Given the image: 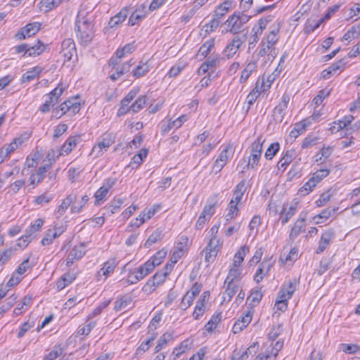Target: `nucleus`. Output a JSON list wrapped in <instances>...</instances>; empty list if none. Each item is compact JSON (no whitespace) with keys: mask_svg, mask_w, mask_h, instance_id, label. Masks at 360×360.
I'll return each instance as SVG.
<instances>
[{"mask_svg":"<svg viewBox=\"0 0 360 360\" xmlns=\"http://www.w3.org/2000/svg\"><path fill=\"white\" fill-rule=\"evenodd\" d=\"M131 300L129 297H128V298L121 297L115 302L114 309L116 311H120L123 309H125L129 305V304L131 303Z\"/></svg>","mask_w":360,"mask_h":360,"instance_id":"nucleus-53","label":"nucleus"},{"mask_svg":"<svg viewBox=\"0 0 360 360\" xmlns=\"http://www.w3.org/2000/svg\"><path fill=\"white\" fill-rule=\"evenodd\" d=\"M79 139V136L69 137L63 145L60 155H63L64 153H65V155L69 154L72 150V149L77 146Z\"/></svg>","mask_w":360,"mask_h":360,"instance_id":"nucleus-18","label":"nucleus"},{"mask_svg":"<svg viewBox=\"0 0 360 360\" xmlns=\"http://www.w3.org/2000/svg\"><path fill=\"white\" fill-rule=\"evenodd\" d=\"M330 171L327 169H321L315 172L312 176L311 179H314V182L317 184L319 183L323 178L327 176L329 174Z\"/></svg>","mask_w":360,"mask_h":360,"instance_id":"nucleus-48","label":"nucleus"},{"mask_svg":"<svg viewBox=\"0 0 360 360\" xmlns=\"http://www.w3.org/2000/svg\"><path fill=\"white\" fill-rule=\"evenodd\" d=\"M249 252V247L246 245L242 246L235 254L234 259L232 265L234 267H238L244 259V257Z\"/></svg>","mask_w":360,"mask_h":360,"instance_id":"nucleus-23","label":"nucleus"},{"mask_svg":"<svg viewBox=\"0 0 360 360\" xmlns=\"http://www.w3.org/2000/svg\"><path fill=\"white\" fill-rule=\"evenodd\" d=\"M115 142V137L112 134L105 135L101 141L98 142L97 145L94 146L92 152H96L97 149V156L102 155L103 154V149L107 150V149Z\"/></svg>","mask_w":360,"mask_h":360,"instance_id":"nucleus-11","label":"nucleus"},{"mask_svg":"<svg viewBox=\"0 0 360 360\" xmlns=\"http://www.w3.org/2000/svg\"><path fill=\"white\" fill-rule=\"evenodd\" d=\"M51 162H49L38 168L36 174H34L37 177V184L39 183L44 178V174L51 168Z\"/></svg>","mask_w":360,"mask_h":360,"instance_id":"nucleus-54","label":"nucleus"},{"mask_svg":"<svg viewBox=\"0 0 360 360\" xmlns=\"http://www.w3.org/2000/svg\"><path fill=\"white\" fill-rule=\"evenodd\" d=\"M63 354V349L60 345L56 346L48 354L44 357V360H55L56 358L60 356Z\"/></svg>","mask_w":360,"mask_h":360,"instance_id":"nucleus-51","label":"nucleus"},{"mask_svg":"<svg viewBox=\"0 0 360 360\" xmlns=\"http://www.w3.org/2000/svg\"><path fill=\"white\" fill-rule=\"evenodd\" d=\"M205 313V306L204 304H202V302H197L196 305L193 313V316L194 319L198 320Z\"/></svg>","mask_w":360,"mask_h":360,"instance_id":"nucleus-58","label":"nucleus"},{"mask_svg":"<svg viewBox=\"0 0 360 360\" xmlns=\"http://www.w3.org/2000/svg\"><path fill=\"white\" fill-rule=\"evenodd\" d=\"M61 233L62 231H60V229H49L41 241V245H47L51 244L53 242V239L60 236Z\"/></svg>","mask_w":360,"mask_h":360,"instance_id":"nucleus-20","label":"nucleus"},{"mask_svg":"<svg viewBox=\"0 0 360 360\" xmlns=\"http://www.w3.org/2000/svg\"><path fill=\"white\" fill-rule=\"evenodd\" d=\"M214 46V39H210L205 41L199 49L198 53L201 56L206 57Z\"/></svg>","mask_w":360,"mask_h":360,"instance_id":"nucleus-34","label":"nucleus"},{"mask_svg":"<svg viewBox=\"0 0 360 360\" xmlns=\"http://www.w3.org/2000/svg\"><path fill=\"white\" fill-rule=\"evenodd\" d=\"M76 277L77 274L75 273L68 272L63 275L56 283L58 290H61L64 289L66 286L73 282Z\"/></svg>","mask_w":360,"mask_h":360,"instance_id":"nucleus-17","label":"nucleus"},{"mask_svg":"<svg viewBox=\"0 0 360 360\" xmlns=\"http://www.w3.org/2000/svg\"><path fill=\"white\" fill-rule=\"evenodd\" d=\"M15 302V297H10L7 298L4 304L0 307V314L6 312L11 307H12Z\"/></svg>","mask_w":360,"mask_h":360,"instance_id":"nucleus-62","label":"nucleus"},{"mask_svg":"<svg viewBox=\"0 0 360 360\" xmlns=\"http://www.w3.org/2000/svg\"><path fill=\"white\" fill-rule=\"evenodd\" d=\"M162 238V231L160 230H156L148 237V240L144 243V247L148 248L150 247L153 244L160 240Z\"/></svg>","mask_w":360,"mask_h":360,"instance_id":"nucleus-38","label":"nucleus"},{"mask_svg":"<svg viewBox=\"0 0 360 360\" xmlns=\"http://www.w3.org/2000/svg\"><path fill=\"white\" fill-rule=\"evenodd\" d=\"M80 110V103L77 101V98H72L64 101L60 105L59 107L54 110L55 116L58 118L60 117L63 115L68 112L75 115Z\"/></svg>","mask_w":360,"mask_h":360,"instance_id":"nucleus-4","label":"nucleus"},{"mask_svg":"<svg viewBox=\"0 0 360 360\" xmlns=\"http://www.w3.org/2000/svg\"><path fill=\"white\" fill-rule=\"evenodd\" d=\"M217 195L214 194L208 200L207 204L203 207V210L201 212L203 215L207 217L209 219L212 217V216L215 212V207L217 205Z\"/></svg>","mask_w":360,"mask_h":360,"instance_id":"nucleus-13","label":"nucleus"},{"mask_svg":"<svg viewBox=\"0 0 360 360\" xmlns=\"http://www.w3.org/2000/svg\"><path fill=\"white\" fill-rule=\"evenodd\" d=\"M264 142V140L262 139V136H259L252 143L250 155L244 169H248L249 167L253 169L258 165L262 155L263 150L262 145Z\"/></svg>","mask_w":360,"mask_h":360,"instance_id":"nucleus-3","label":"nucleus"},{"mask_svg":"<svg viewBox=\"0 0 360 360\" xmlns=\"http://www.w3.org/2000/svg\"><path fill=\"white\" fill-rule=\"evenodd\" d=\"M220 240L217 238L216 236H212L210 240V242L206 247V250H216V252H218L221 248Z\"/></svg>","mask_w":360,"mask_h":360,"instance_id":"nucleus-56","label":"nucleus"},{"mask_svg":"<svg viewBox=\"0 0 360 360\" xmlns=\"http://www.w3.org/2000/svg\"><path fill=\"white\" fill-rule=\"evenodd\" d=\"M252 34H251L249 39V50L255 47L256 43L259 41V37L262 34L261 32L260 27H252Z\"/></svg>","mask_w":360,"mask_h":360,"instance_id":"nucleus-36","label":"nucleus"},{"mask_svg":"<svg viewBox=\"0 0 360 360\" xmlns=\"http://www.w3.org/2000/svg\"><path fill=\"white\" fill-rule=\"evenodd\" d=\"M280 149V144L278 142L272 143L265 152V158L271 160L276 155Z\"/></svg>","mask_w":360,"mask_h":360,"instance_id":"nucleus-39","label":"nucleus"},{"mask_svg":"<svg viewBox=\"0 0 360 360\" xmlns=\"http://www.w3.org/2000/svg\"><path fill=\"white\" fill-rule=\"evenodd\" d=\"M41 24L37 22L29 23L22 27L20 30L15 34L18 39L22 40L34 35L40 30Z\"/></svg>","mask_w":360,"mask_h":360,"instance_id":"nucleus-8","label":"nucleus"},{"mask_svg":"<svg viewBox=\"0 0 360 360\" xmlns=\"http://www.w3.org/2000/svg\"><path fill=\"white\" fill-rule=\"evenodd\" d=\"M241 278V270L238 267H232L230 269L228 276L225 280V283L228 281L233 282L235 280H240Z\"/></svg>","mask_w":360,"mask_h":360,"instance_id":"nucleus-37","label":"nucleus"},{"mask_svg":"<svg viewBox=\"0 0 360 360\" xmlns=\"http://www.w3.org/2000/svg\"><path fill=\"white\" fill-rule=\"evenodd\" d=\"M226 283H227V287L224 292V295H226L229 300H230L238 291V285L231 281H228Z\"/></svg>","mask_w":360,"mask_h":360,"instance_id":"nucleus-42","label":"nucleus"},{"mask_svg":"<svg viewBox=\"0 0 360 360\" xmlns=\"http://www.w3.org/2000/svg\"><path fill=\"white\" fill-rule=\"evenodd\" d=\"M234 203H235V201L233 200H231L229 202V212L225 217L226 221H229V220L234 219L238 214V208L237 207L238 205L234 204Z\"/></svg>","mask_w":360,"mask_h":360,"instance_id":"nucleus-47","label":"nucleus"},{"mask_svg":"<svg viewBox=\"0 0 360 360\" xmlns=\"http://www.w3.org/2000/svg\"><path fill=\"white\" fill-rule=\"evenodd\" d=\"M298 284V281L296 278L290 280L288 283L282 286L281 288V292L287 293L290 297H292V294L296 290V287Z\"/></svg>","mask_w":360,"mask_h":360,"instance_id":"nucleus-31","label":"nucleus"},{"mask_svg":"<svg viewBox=\"0 0 360 360\" xmlns=\"http://www.w3.org/2000/svg\"><path fill=\"white\" fill-rule=\"evenodd\" d=\"M167 276V273H165L163 271H158L150 279L147 281L143 288V290L145 292H152L155 290L157 286L165 281Z\"/></svg>","mask_w":360,"mask_h":360,"instance_id":"nucleus-7","label":"nucleus"},{"mask_svg":"<svg viewBox=\"0 0 360 360\" xmlns=\"http://www.w3.org/2000/svg\"><path fill=\"white\" fill-rule=\"evenodd\" d=\"M257 69V62L251 61L244 68L241 73V76L240 78V82H245L250 76L252 72L255 71Z\"/></svg>","mask_w":360,"mask_h":360,"instance_id":"nucleus-25","label":"nucleus"},{"mask_svg":"<svg viewBox=\"0 0 360 360\" xmlns=\"http://www.w3.org/2000/svg\"><path fill=\"white\" fill-rule=\"evenodd\" d=\"M263 297V294L262 292L261 289H255L252 290L251 294L248 297V300L250 301L253 305H255L261 301Z\"/></svg>","mask_w":360,"mask_h":360,"instance_id":"nucleus-41","label":"nucleus"},{"mask_svg":"<svg viewBox=\"0 0 360 360\" xmlns=\"http://www.w3.org/2000/svg\"><path fill=\"white\" fill-rule=\"evenodd\" d=\"M146 7L144 4L139 6L130 16L128 24L130 26H134L136 22L142 20L146 16Z\"/></svg>","mask_w":360,"mask_h":360,"instance_id":"nucleus-14","label":"nucleus"},{"mask_svg":"<svg viewBox=\"0 0 360 360\" xmlns=\"http://www.w3.org/2000/svg\"><path fill=\"white\" fill-rule=\"evenodd\" d=\"M294 151L287 150L281 159L278 161L277 167L278 169H283L285 170L287 166L292 162Z\"/></svg>","mask_w":360,"mask_h":360,"instance_id":"nucleus-26","label":"nucleus"},{"mask_svg":"<svg viewBox=\"0 0 360 360\" xmlns=\"http://www.w3.org/2000/svg\"><path fill=\"white\" fill-rule=\"evenodd\" d=\"M136 49L134 43L126 44L124 47L117 50L116 55L118 58H123L126 54L132 53Z\"/></svg>","mask_w":360,"mask_h":360,"instance_id":"nucleus-40","label":"nucleus"},{"mask_svg":"<svg viewBox=\"0 0 360 360\" xmlns=\"http://www.w3.org/2000/svg\"><path fill=\"white\" fill-rule=\"evenodd\" d=\"M167 251L165 249L159 250L153 257L150 259L155 263L157 266L160 265L164 258L166 257Z\"/></svg>","mask_w":360,"mask_h":360,"instance_id":"nucleus-59","label":"nucleus"},{"mask_svg":"<svg viewBox=\"0 0 360 360\" xmlns=\"http://www.w3.org/2000/svg\"><path fill=\"white\" fill-rule=\"evenodd\" d=\"M323 22L324 21H321V19H320L317 21L315 20H311V19L307 20V21L306 22V25H305L306 32L308 33L314 32Z\"/></svg>","mask_w":360,"mask_h":360,"instance_id":"nucleus-50","label":"nucleus"},{"mask_svg":"<svg viewBox=\"0 0 360 360\" xmlns=\"http://www.w3.org/2000/svg\"><path fill=\"white\" fill-rule=\"evenodd\" d=\"M360 35V25L352 26L342 37V40L350 41Z\"/></svg>","mask_w":360,"mask_h":360,"instance_id":"nucleus-32","label":"nucleus"},{"mask_svg":"<svg viewBox=\"0 0 360 360\" xmlns=\"http://www.w3.org/2000/svg\"><path fill=\"white\" fill-rule=\"evenodd\" d=\"M219 19L213 15V18L212 19V20H210L209 23L205 25V27H206L205 32L207 33L213 32L219 27Z\"/></svg>","mask_w":360,"mask_h":360,"instance_id":"nucleus-60","label":"nucleus"},{"mask_svg":"<svg viewBox=\"0 0 360 360\" xmlns=\"http://www.w3.org/2000/svg\"><path fill=\"white\" fill-rule=\"evenodd\" d=\"M148 101L146 95L139 96L131 105L130 108L134 113L138 112L144 108Z\"/></svg>","mask_w":360,"mask_h":360,"instance_id":"nucleus-28","label":"nucleus"},{"mask_svg":"<svg viewBox=\"0 0 360 360\" xmlns=\"http://www.w3.org/2000/svg\"><path fill=\"white\" fill-rule=\"evenodd\" d=\"M290 101L289 95L284 94L282 96L281 101L274 108L273 110V120L277 122L281 123L285 115V109Z\"/></svg>","mask_w":360,"mask_h":360,"instance_id":"nucleus-6","label":"nucleus"},{"mask_svg":"<svg viewBox=\"0 0 360 360\" xmlns=\"http://www.w3.org/2000/svg\"><path fill=\"white\" fill-rule=\"evenodd\" d=\"M305 226V217H302L298 219L294 226L291 229L290 233V239L294 240L302 231L303 228Z\"/></svg>","mask_w":360,"mask_h":360,"instance_id":"nucleus-21","label":"nucleus"},{"mask_svg":"<svg viewBox=\"0 0 360 360\" xmlns=\"http://www.w3.org/2000/svg\"><path fill=\"white\" fill-rule=\"evenodd\" d=\"M247 38L246 34L243 37L236 35L232 40L226 45L223 51V56L227 59L232 58L241 46L245 42Z\"/></svg>","mask_w":360,"mask_h":360,"instance_id":"nucleus-5","label":"nucleus"},{"mask_svg":"<svg viewBox=\"0 0 360 360\" xmlns=\"http://www.w3.org/2000/svg\"><path fill=\"white\" fill-rule=\"evenodd\" d=\"M251 17V15H248L242 12H235L232 15L229 16L225 22V25H226L229 28L226 30V32H229L233 34H238L243 25L248 22Z\"/></svg>","mask_w":360,"mask_h":360,"instance_id":"nucleus-2","label":"nucleus"},{"mask_svg":"<svg viewBox=\"0 0 360 360\" xmlns=\"http://www.w3.org/2000/svg\"><path fill=\"white\" fill-rule=\"evenodd\" d=\"M131 65L132 63H131V61H129L124 63L122 67H117L115 69H114L115 70V72L110 75V79L112 81L117 80L124 73L129 72Z\"/></svg>","mask_w":360,"mask_h":360,"instance_id":"nucleus-22","label":"nucleus"},{"mask_svg":"<svg viewBox=\"0 0 360 360\" xmlns=\"http://www.w3.org/2000/svg\"><path fill=\"white\" fill-rule=\"evenodd\" d=\"M128 15L127 8H124L121 10L115 16L112 17L108 22V25L110 28L117 27V25L123 22Z\"/></svg>","mask_w":360,"mask_h":360,"instance_id":"nucleus-16","label":"nucleus"},{"mask_svg":"<svg viewBox=\"0 0 360 360\" xmlns=\"http://www.w3.org/2000/svg\"><path fill=\"white\" fill-rule=\"evenodd\" d=\"M317 184L314 182V179L310 178L302 188L299 189V193L303 195H307L311 191Z\"/></svg>","mask_w":360,"mask_h":360,"instance_id":"nucleus-44","label":"nucleus"},{"mask_svg":"<svg viewBox=\"0 0 360 360\" xmlns=\"http://www.w3.org/2000/svg\"><path fill=\"white\" fill-rule=\"evenodd\" d=\"M330 92V91L327 89H324L319 91L318 95L315 96L314 98L313 99V103H314V105H316V106L321 105L323 99L329 96Z\"/></svg>","mask_w":360,"mask_h":360,"instance_id":"nucleus-52","label":"nucleus"},{"mask_svg":"<svg viewBox=\"0 0 360 360\" xmlns=\"http://www.w3.org/2000/svg\"><path fill=\"white\" fill-rule=\"evenodd\" d=\"M89 198L87 195H84L82 196L81 202L77 205L74 204L71 207V212L72 213H78L80 212L82 207L86 205V203L89 201Z\"/></svg>","mask_w":360,"mask_h":360,"instance_id":"nucleus-57","label":"nucleus"},{"mask_svg":"<svg viewBox=\"0 0 360 360\" xmlns=\"http://www.w3.org/2000/svg\"><path fill=\"white\" fill-rule=\"evenodd\" d=\"M232 4L231 1H225L221 4H220L217 8L214 11V16L216 18H220L223 17L229 10Z\"/></svg>","mask_w":360,"mask_h":360,"instance_id":"nucleus-30","label":"nucleus"},{"mask_svg":"<svg viewBox=\"0 0 360 360\" xmlns=\"http://www.w3.org/2000/svg\"><path fill=\"white\" fill-rule=\"evenodd\" d=\"M148 71V65H147V63H142L139 65L133 71V75L134 77L139 78L146 75Z\"/></svg>","mask_w":360,"mask_h":360,"instance_id":"nucleus-46","label":"nucleus"},{"mask_svg":"<svg viewBox=\"0 0 360 360\" xmlns=\"http://www.w3.org/2000/svg\"><path fill=\"white\" fill-rule=\"evenodd\" d=\"M229 150V148L226 147L224 148L219 154L218 158L216 160L212 169L216 172H220L222 168L226 165V162L228 160L227 153Z\"/></svg>","mask_w":360,"mask_h":360,"instance_id":"nucleus-15","label":"nucleus"},{"mask_svg":"<svg viewBox=\"0 0 360 360\" xmlns=\"http://www.w3.org/2000/svg\"><path fill=\"white\" fill-rule=\"evenodd\" d=\"M76 199V195L70 194L63 200L62 203L60 204L58 210V213L59 214L58 217L65 213V212L70 205V204L75 202Z\"/></svg>","mask_w":360,"mask_h":360,"instance_id":"nucleus-24","label":"nucleus"},{"mask_svg":"<svg viewBox=\"0 0 360 360\" xmlns=\"http://www.w3.org/2000/svg\"><path fill=\"white\" fill-rule=\"evenodd\" d=\"M59 2L56 0H41L40 2L41 9L47 12L58 5Z\"/></svg>","mask_w":360,"mask_h":360,"instance_id":"nucleus-55","label":"nucleus"},{"mask_svg":"<svg viewBox=\"0 0 360 360\" xmlns=\"http://www.w3.org/2000/svg\"><path fill=\"white\" fill-rule=\"evenodd\" d=\"M296 207L290 206L288 210L286 209H283V211L281 214V224H286L289 219L295 214Z\"/></svg>","mask_w":360,"mask_h":360,"instance_id":"nucleus-43","label":"nucleus"},{"mask_svg":"<svg viewBox=\"0 0 360 360\" xmlns=\"http://www.w3.org/2000/svg\"><path fill=\"white\" fill-rule=\"evenodd\" d=\"M94 24L92 17L86 15L84 11L77 14L75 30L79 43L84 46L88 45L94 37Z\"/></svg>","mask_w":360,"mask_h":360,"instance_id":"nucleus-1","label":"nucleus"},{"mask_svg":"<svg viewBox=\"0 0 360 360\" xmlns=\"http://www.w3.org/2000/svg\"><path fill=\"white\" fill-rule=\"evenodd\" d=\"M41 72L40 67H34L32 70L27 71L22 77V82H27L37 77Z\"/></svg>","mask_w":360,"mask_h":360,"instance_id":"nucleus-29","label":"nucleus"},{"mask_svg":"<svg viewBox=\"0 0 360 360\" xmlns=\"http://www.w3.org/2000/svg\"><path fill=\"white\" fill-rule=\"evenodd\" d=\"M334 236L335 231L332 229H329L322 233L316 253L320 254L323 252L329 245Z\"/></svg>","mask_w":360,"mask_h":360,"instance_id":"nucleus-10","label":"nucleus"},{"mask_svg":"<svg viewBox=\"0 0 360 360\" xmlns=\"http://www.w3.org/2000/svg\"><path fill=\"white\" fill-rule=\"evenodd\" d=\"M44 221L41 219H37L34 224L30 226L29 229L26 230L27 233H29V234L32 235L37 231H39L41 226H43Z\"/></svg>","mask_w":360,"mask_h":360,"instance_id":"nucleus-64","label":"nucleus"},{"mask_svg":"<svg viewBox=\"0 0 360 360\" xmlns=\"http://www.w3.org/2000/svg\"><path fill=\"white\" fill-rule=\"evenodd\" d=\"M186 120V115H183L172 122L169 121L167 124H162V132L165 134L170 131L173 127L179 128Z\"/></svg>","mask_w":360,"mask_h":360,"instance_id":"nucleus-19","label":"nucleus"},{"mask_svg":"<svg viewBox=\"0 0 360 360\" xmlns=\"http://www.w3.org/2000/svg\"><path fill=\"white\" fill-rule=\"evenodd\" d=\"M46 96L47 97L46 100L39 108L40 111L43 113L49 112L51 108L53 107L58 103L56 98H53V97L51 96L49 94H46Z\"/></svg>","mask_w":360,"mask_h":360,"instance_id":"nucleus-35","label":"nucleus"},{"mask_svg":"<svg viewBox=\"0 0 360 360\" xmlns=\"http://www.w3.org/2000/svg\"><path fill=\"white\" fill-rule=\"evenodd\" d=\"M194 299L190 296V294L186 293L179 304L180 308L182 310L187 309L193 303Z\"/></svg>","mask_w":360,"mask_h":360,"instance_id":"nucleus-63","label":"nucleus"},{"mask_svg":"<svg viewBox=\"0 0 360 360\" xmlns=\"http://www.w3.org/2000/svg\"><path fill=\"white\" fill-rule=\"evenodd\" d=\"M190 348L188 340H186L183 341L180 345L177 347H175L172 352V355L174 356L173 360H176L177 358L180 357V356L185 353L186 350Z\"/></svg>","mask_w":360,"mask_h":360,"instance_id":"nucleus-33","label":"nucleus"},{"mask_svg":"<svg viewBox=\"0 0 360 360\" xmlns=\"http://www.w3.org/2000/svg\"><path fill=\"white\" fill-rule=\"evenodd\" d=\"M117 264V262L115 258L105 262L103 266L97 272V281H101V276H105V278H106L110 273L114 271Z\"/></svg>","mask_w":360,"mask_h":360,"instance_id":"nucleus-12","label":"nucleus"},{"mask_svg":"<svg viewBox=\"0 0 360 360\" xmlns=\"http://www.w3.org/2000/svg\"><path fill=\"white\" fill-rule=\"evenodd\" d=\"M108 191L105 187H101L95 193L94 197L96 198L95 205H99L100 201L102 200L108 194Z\"/></svg>","mask_w":360,"mask_h":360,"instance_id":"nucleus-61","label":"nucleus"},{"mask_svg":"<svg viewBox=\"0 0 360 360\" xmlns=\"http://www.w3.org/2000/svg\"><path fill=\"white\" fill-rule=\"evenodd\" d=\"M44 51V47L41 44H36L30 46L28 44V49H27V53L29 56H36L41 53Z\"/></svg>","mask_w":360,"mask_h":360,"instance_id":"nucleus-49","label":"nucleus"},{"mask_svg":"<svg viewBox=\"0 0 360 360\" xmlns=\"http://www.w3.org/2000/svg\"><path fill=\"white\" fill-rule=\"evenodd\" d=\"M84 243L75 245L68 255L66 265L70 266L75 260L81 259L86 253Z\"/></svg>","mask_w":360,"mask_h":360,"instance_id":"nucleus-9","label":"nucleus"},{"mask_svg":"<svg viewBox=\"0 0 360 360\" xmlns=\"http://www.w3.org/2000/svg\"><path fill=\"white\" fill-rule=\"evenodd\" d=\"M173 339L172 333H165L159 339L157 345L155 347V353L159 352L167 343Z\"/></svg>","mask_w":360,"mask_h":360,"instance_id":"nucleus-27","label":"nucleus"},{"mask_svg":"<svg viewBox=\"0 0 360 360\" xmlns=\"http://www.w3.org/2000/svg\"><path fill=\"white\" fill-rule=\"evenodd\" d=\"M338 209H339L338 207H328V208L323 210L320 214L316 215L314 217V219L319 218V219H327L330 217H331L333 214H334L338 210Z\"/></svg>","mask_w":360,"mask_h":360,"instance_id":"nucleus-45","label":"nucleus"}]
</instances>
